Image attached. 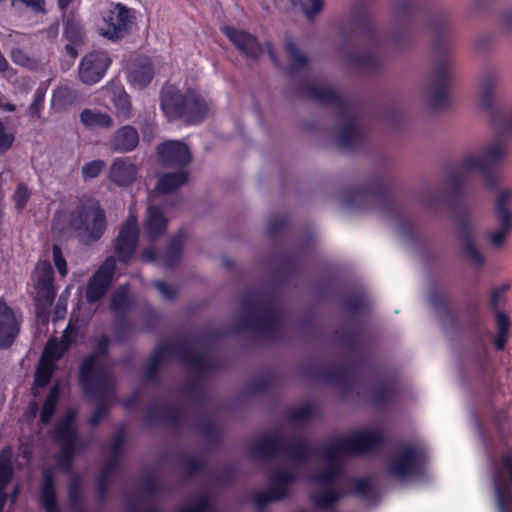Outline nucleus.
Segmentation results:
<instances>
[{
    "label": "nucleus",
    "mask_w": 512,
    "mask_h": 512,
    "mask_svg": "<svg viewBox=\"0 0 512 512\" xmlns=\"http://www.w3.org/2000/svg\"><path fill=\"white\" fill-rule=\"evenodd\" d=\"M457 225L463 253L473 262L475 266L481 267L484 264V256L476 247L473 227L471 225L469 215L466 211L458 213Z\"/></svg>",
    "instance_id": "a878e982"
},
{
    "label": "nucleus",
    "mask_w": 512,
    "mask_h": 512,
    "mask_svg": "<svg viewBox=\"0 0 512 512\" xmlns=\"http://www.w3.org/2000/svg\"><path fill=\"white\" fill-rule=\"evenodd\" d=\"M313 454L314 449L308 444L306 439L300 438L292 445H289L284 439L282 456H286L297 463L304 464Z\"/></svg>",
    "instance_id": "37998d69"
},
{
    "label": "nucleus",
    "mask_w": 512,
    "mask_h": 512,
    "mask_svg": "<svg viewBox=\"0 0 512 512\" xmlns=\"http://www.w3.org/2000/svg\"><path fill=\"white\" fill-rule=\"evenodd\" d=\"M512 198V190L505 189L499 193L494 205L500 229L490 235V243L493 247H501L508 234L512 230V212L508 204Z\"/></svg>",
    "instance_id": "5701e85b"
},
{
    "label": "nucleus",
    "mask_w": 512,
    "mask_h": 512,
    "mask_svg": "<svg viewBox=\"0 0 512 512\" xmlns=\"http://www.w3.org/2000/svg\"><path fill=\"white\" fill-rule=\"evenodd\" d=\"M160 107L169 121L181 119L188 125L200 123L208 111L204 99L195 90L182 93L174 86L161 91Z\"/></svg>",
    "instance_id": "0eeeda50"
},
{
    "label": "nucleus",
    "mask_w": 512,
    "mask_h": 512,
    "mask_svg": "<svg viewBox=\"0 0 512 512\" xmlns=\"http://www.w3.org/2000/svg\"><path fill=\"white\" fill-rule=\"evenodd\" d=\"M153 77L154 66L148 58L137 61L128 76L130 83L139 88L148 86Z\"/></svg>",
    "instance_id": "79ce46f5"
},
{
    "label": "nucleus",
    "mask_w": 512,
    "mask_h": 512,
    "mask_svg": "<svg viewBox=\"0 0 512 512\" xmlns=\"http://www.w3.org/2000/svg\"><path fill=\"white\" fill-rule=\"evenodd\" d=\"M13 477V467L9 452L3 450L0 453V492H5V488Z\"/></svg>",
    "instance_id": "603ef678"
},
{
    "label": "nucleus",
    "mask_w": 512,
    "mask_h": 512,
    "mask_svg": "<svg viewBox=\"0 0 512 512\" xmlns=\"http://www.w3.org/2000/svg\"><path fill=\"white\" fill-rule=\"evenodd\" d=\"M31 196V192L26 184L19 183L15 192L12 195V200L18 212L22 211L27 205Z\"/></svg>",
    "instance_id": "13d9d810"
},
{
    "label": "nucleus",
    "mask_w": 512,
    "mask_h": 512,
    "mask_svg": "<svg viewBox=\"0 0 512 512\" xmlns=\"http://www.w3.org/2000/svg\"><path fill=\"white\" fill-rule=\"evenodd\" d=\"M428 0H403L396 7L397 14L402 19L411 18L422 12Z\"/></svg>",
    "instance_id": "09e8293b"
},
{
    "label": "nucleus",
    "mask_w": 512,
    "mask_h": 512,
    "mask_svg": "<svg viewBox=\"0 0 512 512\" xmlns=\"http://www.w3.org/2000/svg\"><path fill=\"white\" fill-rule=\"evenodd\" d=\"M172 342L164 341L159 343L148 358L144 377L146 380H154L159 371L160 365L168 358L174 356Z\"/></svg>",
    "instance_id": "e433bc0d"
},
{
    "label": "nucleus",
    "mask_w": 512,
    "mask_h": 512,
    "mask_svg": "<svg viewBox=\"0 0 512 512\" xmlns=\"http://www.w3.org/2000/svg\"><path fill=\"white\" fill-rule=\"evenodd\" d=\"M159 163L165 167L185 168L192 160L187 144L177 140H168L156 147Z\"/></svg>",
    "instance_id": "4be33fe9"
},
{
    "label": "nucleus",
    "mask_w": 512,
    "mask_h": 512,
    "mask_svg": "<svg viewBox=\"0 0 512 512\" xmlns=\"http://www.w3.org/2000/svg\"><path fill=\"white\" fill-rule=\"evenodd\" d=\"M75 417L76 411L69 410L66 416L56 424L54 434H60L62 429H66L71 435L78 436V430L74 424Z\"/></svg>",
    "instance_id": "0e129e2a"
},
{
    "label": "nucleus",
    "mask_w": 512,
    "mask_h": 512,
    "mask_svg": "<svg viewBox=\"0 0 512 512\" xmlns=\"http://www.w3.org/2000/svg\"><path fill=\"white\" fill-rule=\"evenodd\" d=\"M54 438L60 444V451L55 457L57 465L68 469L72 466L75 457L78 436L71 435L66 429H62L60 434H54Z\"/></svg>",
    "instance_id": "473e14b6"
},
{
    "label": "nucleus",
    "mask_w": 512,
    "mask_h": 512,
    "mask_svg": "<svg viewBox=\"0 0 512 512\" xmlns=\"http://www.w3.org/2000/svg\"><path fill=\"white\" fill-rule=\"evenodd\" d=\"M139 133L131 125L118 128L109 141V147L118 153H128L136 149L139 144Z\"/></svg>",
    "instance_id": "2f4dec72"
},
{
    "label": "nucleus",
    "mask_w": 512,
    "mask_h": 512,
    "mask_svg": "<svg viewBox=\"0 0 512 512\" xmlns=\"http://www.w3.org/2000/svg\"><path fill=\"white\" fill-rule=\"evenodd\" d=\"M134 305V298L126 285L119 286L111 295L110 310L117 320L116 333L120 339H125L131 331L132 324L127 314Z\"/></svg>",
    "instance_id": "6ab92c4d"
},
{
    "label": "nucleus",
    "mask_w": 512,
    "mask_h": 512,
    "mask_svg": "<svg viewBox=\"0 0 512 512\" xmlns=\"http://www.w3.org/2000/svg\"><path fill=\"white\" fill-rule=\"evenodd\" d=\"M342 202L351 210H365L375 203L382 214L402 220V210L392 185L380 177H373L361 186L346 188Z\"/></svg>",
    "instance_id": "39448f33"
},
{
    "label": "nucleus",
    "mask_w": 512,
    "mask_h": 512,
    "mask_svg": "<svg viewBox=\"0 0 512 512\" xmlns=\"http://www.w3.org/2000/svg\"><path fill=\"white\" fill-rule=\"evenodd\" d=\"M19 329L13 310L4 301L0 300V349H7L12 346Z\"/></svg>",
    "instance_id": "cd10ccee"
},
{
    "label": "nucleus",
    "mask_w": 512,
    "mask_h": 512,
    "mask_svg": "<svg viewBox=\"0 0 512 512\" xmlns=\"http://www.w3.org/2000/svg\"><path fill=\"white\" fill-rule=\"evenodd\" d=\"M135 20L133 9L122 3H116L110 9L102 12L98 33L112 42L121 41L131 34Z\"/></svg>",
    "instance_id": "9b49d317"
},
{
    "label": "nucleus",
    "mask_w": 512,
    "mask_h": 512,
    "mask_svg": "<svg viewBox=\"0 0 512 512\" xmlns=\"http://www.w3.org/2000/svg\"><path fill=\"white\" fill-rule=\"evenodd\" d=\"M31 279L35 289L34 303L37 309L49 308L56 297L54 271L49 261L37 263Z\"/></svg>",
    "instance_id": "4468645a"
},
{
    "label": "nucleus",
    "mask_w": 512,
    "mask_h": 512,
    "mask_svg": "<svg viewBox=\"0 0 512 512\" xmlns=\"http://www.w3.org/2000/svg\"><path fill=\"white\" fill-rule=\"evenodd\" d=\"M353 369L349 364H342L335 368H319L316 377L326 383L338 384L345 390L351 389Z\"/></svg>",
    "instance_id": "72a5a7b5"
},
{
    "label": "nucleus",
    "mask_w": 512,
    "mask_h": 512,
    "mask_svg": "<svg viewBox=\"0 0 512 512\" xmlns=\"http://www.w3.org/2000/svg\"><path fill=\"white\" fill-rule=\"evenodd\" d=\"M63 36L67 40V44L65 45L67 55L72 59H76L78 56V48L85 42V33L81 22L76 19L74 15H69L65 19Z\"/></svg>",
    "instance_id": "c756f323"
},
{
    "label": "nucleus",
    "mask_w": 512,
    "mask_h": 512,
    "mask_svg": "<svg viewBox=\"0 0 512 512\" xmlns=\"http://www.w3.org/2000/svg\"><path fill=\"white\" fill-rule=\"evenodd\" d=\"M352 483V489L344 491L345 496L353 495L368 500L378 499V491L369 478L355 477L352 479Z\"/></svg>",
    "instance_id": "c03bdc74"
},
{
    "label": "nucleus",
    "mask_w": 512,
    "mask_h": 512,
    "mask_svg": "<svg viewBox=\"0 0 512 512\" xmlns=\"http://www.w3.org/2000/svg\"><path fill=\"white\" fill-rule=\"evenodd\" d=\"M221 32L247 58L258 59L263 54V47L255 35L229 25L221 27Z\"/></svg>",
    "instance_id": "b1692460"
},
{
    "label": "nucleus",
    "mask_w": 512,
    "mask_h": 512,
    "mask_svg": "<svg viewBox=\"0 0 512 512\" xmlns=\"http://www.w3.org/2000/svg\"><path fill=\"white\" fill-rule=\"evenodd\" d=\"M211 507L210 496L205 493L197 497L189 507L181 509L180 512H208Z\"/></svg>",
    "instance_id": "69168bd1"
},
{
    "label": "nucleus",
    "mask_w": 512,
    "mask_h": 512,
    "mask_svg": "<svg viewBox=\"0 0 512 512\" xmlns=\"http://www.w3.org/2000/svg\"><path fill=\"white\" fill-rule=\"evenodd\" d=\"M505 157V151L501 144H495L484 150L483 156L468 155L462 160V169H453L448 173L447 179L451 186L450 207L456 210L462 204L463 184L465 174L478 171L484 178L485 185L489 190L497 187L498 179L493 166L501 162Z\"/></svg>",
    "instance_id": "423d86ee"
},
{
    "label": "nucleus",
    "mask_w": 512,
    "mask_h": 512,
    "mask_svg": "<svg viewBox=\"0 0 512 512\" xmlns=\"http://www.w3.org/2000/svg\"><path fill=\"white\" fill-rule=\"evenodd\" d=\"M348 456L372 451L385 442V435L378 430H364L347 437L334 439Z\"/></svg>",
    "instance_id": "aec40b11"
},
{
    "label": "nucleus",
    "mask_w": 512,
    "mask_h": 512,
    "mask_svg": "<svg viewBox=\"0 0 512 512\" xmlns=\"http://www.w3.org/2000/svg\"><path fill=\"white\" fill-rule=\"evenodd\" d=\"M182 467L185 469L187 476H195L206 469L207 462L204 458L185 455L182 458Z\"/></svg>",
    "instance_id": "5fc2aeb1"
},
{
    "label": "nucleus",
    "mask_w": 512,
    "mask_h": 512,
    "mask_svg": "<svg viewBox=\"0 0 512 512\" xmlns=\"http://www.w3.org/2000/svg\"><path fill=\"white\" fill-rule=\"evenodd\" d=\"M138 168L128 158H116L109 170V179L120 187L131 185L137 178Z\"/></svg>",
    "instance_id": "7c9ffc66"
},
{
    "label": "nucleus",
    "mask_w": 512,
    "mask_h": 512,
    "mask_svg": "<svg viewBox=\"0 0 512 512\" xmlns=\"http://www.w3.org/2000/svg\"><path fill=\"white\" fill-rule=\"evenodd\" d=\"M354 21L357 28L360 29L365 35L369 37L374 36V25L370 14L366 10L360 11L358 14H356Z\"/></svg>",
    "instance_id": "052dcab7"
},
{
    "label": "nucleus",
    "mask_w": 512,
    "mask_h": 512,
    "mask_svg": "<svg viewBox=\"0 0 512 512\" xmlns=\"http://www.w3.org/2000/svg\"><path fill=\"white\" fill-rule=\"evenodd\" d=\"M40 504L44 508L45 512H58L54 472L51 468H45L42 470Z\"/></svg>",
    "instance_id": "f704fd0d"
},
{
    "label": "nucleus",
    "mask_w": 512,
    "mask_h": 512,
    "mask_svg": "<svg viewBox=\"0 0 512 512\" xmlns=\"http://www.w3.org/2000/svg\"><path fill=\"white\" fill-rule=\"evenodd\" d=\"M271 384L272 378L270 376L259 377L247 384V390L251 394L262 395L269 390Z\"/></svg>",
    "instance_id": "e2e57ef3"
},
{
    "label": "nucleus",
    "mask_w": 512,
    "mask_h": 512,
    "mask_svg": "<svg viewBox=\"0 0 512 512\" xmlns=\"http://www.w3.org/2000/svg\"><path fill=\"white\" fill-rule=\"evenodd\" d=\"M320 456L326 462V466L320 472L312 475L310 481L320 486L321 490L311 495L310 500L318 511L329 512L345 497L344 491L336 488L335 483L344 475L343 458L348 455L333 440L321 449Z\"/></svg>",
    "instance_id": "7ed1b4c3"
},
{
    "label": "nucleus",
    "mask_w": 512,
    "mask_h": 512,
    "mask_svg": "<svg viewBox=\"0 0 512 512\" xmlns=\"http://www.w3.org/2000/svg\"><path fill=\"white\" fill-rule=\"evenodd\" d=\"M371 401L375 406H386L394 402L398 395L397 385L392 380L379 381L371 389Z\"/></svg>",
    "instance_id": "ea45409f"
},
{
    "label": "nucleus",
    "mask_w": 512,
    "mask_h": 512,
    "mask_svg": "<svg viewBox=\"0 0 512 512\" xmlns=\"http://www.w3.org/2000/svg\"><path fill=\"white\" fill-rule=\"evenodd\" d=\"M177 171L162 174L156 184V190L161 194H168L183 186L189 178V174L183 168Z\"/></svg>",
    "instance_id": "a19ab883"
},
{
    "label": "nucleus",
    "mask_w": 512,
    "mask_h": 512,
    "mask_svg": "<svg viewBox=\"0 0 512 512\" xmlns=\"http://www.w3.org/2000/svg\"><path fill=\"white\" fill-rule=\"evenodd\" d=\"M343 304L345 309L351 314L359 313L366 308L365 299L360 294L348 296L345 298Z\"/></svg>",
    "instance_id": "338daca9"
},
{
    "label": "nucleus",
    "mask_w": 512,
    "mask_h": 512,
    "mask_svg": "<svg viewBox=\"0 0 512 512\" xmlns=\"http://www.w3.org/2000/svg\"><path fill=\"white\" fill-rule=\"evenodd\" d=\"M110 339L106 334H101L95 339L94 350L85 356L79 366V383H85L87 389L91 382L104 386L105 382H115L114 377L104 363L109 356Z\"/></svg>",
    "instance_id": "9d476101"
},
{
    "label": "nucleus",
    "mask_w": 512,
    "mask_h": 512,
    "mask_svg": "<svg viewBox=\"0 0 512 512\" xmlns=\"http://www.w3.org/2000/svg\"><path fill=\"white\" fill-rule=\"evenodd\" d=\"M431 29L434 33L433 49L440 56L429 77V107L432 110L445 108L449 104L448 91L451 82L448 41L449 21L441 12L434 18Z\"/></svg>",
    "instance_id": "20e7f679"
},
{
    "label": "nucleus",
    "mask_w": 512,
    "mask_h": 512,
    "mask_svg": "<svg viewBox=\"0 0 512 512\" xmlns=\"http://www.w3.org/2000/svg\"><path fill=\"white\" fill-rule=\"evenodd\" d=\"M125 444V428L119 427L110 442V458L100 469L97 477V494L100 501L107 498L110 479L118 467L123 447Z\"/></svg>",
    "instance_id": "dca6fc26"
},
{
    "label": "nucleus",
    "mask_w": 512,
    "mask_h": 512,
    "mask_svg": "<svg viewBox=\"0 0 512 512\" xmlns=\"http://www.w3.org/2000/svg\"><path fill=\"white\" fill-rule=\"evenodd\" d=\"M115 269V259L108 257L91 276L85 291L86 301L89 304H94L105 296L113 281Z\"/></svg>",
    "instance_id": "412c9836"
},
{
    "label": "nucleus",
    "mask_w": 512,
    "mask_h": 512,
    "mask_svg": "<svg viewBox=\"0 0 512 512\" xmlns=\"http://www.w3.org/2000/svg\"><path fill=\"white\" fill-rule=\"evenodd\" d=\"M425 466L424 452L414 446L405 445L387 463V472L397 479L419 476Z\"/></svg>",
    "instance_id": "ddd939ff"
},
{
    "label": "nucleus",
    "mask_w": 512,
    "mask_h": 512,
    "mask_svg": "<svg viewBox=\"0 0 512 512\" xmlns=\"http://www.w3.org/2000/svg\"><path fill=\"white\" fill-rule=\"evenodd\" d=\"M496 86V76L489 72L480 82V107L490 114L494 125L500 120V113L493 105V95Z\"/></svg>",
    "instance_id": "c9c22d12"
},
{
    "label": "nucleus",
    "mask_w": 512,
    "mask_h": 512,
    "mask_svg": "<svg viewBox=\"0 0 512 512\" xmlns=\"http://www.w3.org/2000/svg\"><path fill=\"white\" fill-rule=\"evenodd\" d=\"M83 393L89 400H96L95 409L88 420V424L92 428H96L101 423L104 416L108 415L111 401L116 398V382H105L104 386H99L96 382L90 383L87 389L85 383H79Z\"/></svg>",
    "instance_id": "2eb2a0df"
},
{
    "label": "nucleus",
    "mask_w": 512,
    "mask_h": 512,
    "mask_svg": "<svg viewBox=\"0 0 512 512\" xmlns=\"http://www.w3.org/2000/svg\"><path fill=\"white\" fill-rule=\"evenodd\" d=\"M160 107L169 121L181 119L188 125L200 123L208 111L204 99L195 90L182 93L174 86L161 91Z\"/></svg>",
    "instance_id": "6e6552de"
},
{
    "label": "nucleus",
    "mask_w": 512,
    "mask_h": 512,
    "mask_svg": "<svg viewBox=\"0 0 512 512\" xmlns=\"http://www.w3.org/2000/svg\"><path fill=\"white\" fill-rule=\"evenodd\" d=\"M492 477L498 512H511L512 451L501 454L494 461Z\"/></svg>",
    "instance_id": "f8f14e48"
},
{
    "label": "nucleus",
    "mask_w": 512,
    "mask_h": 512,
    "mask_svg": "<svg viewBox=\"0 0 512 512\" xmlns=\"http://www.w3.org/2000/svg\"><path fill=\"white\" fill-rule=\"evenodd\" d=\"M241 316L233 327L235 333L253 331L268 339H279L282 313L274 301H263L255 291L247 292L241 302Z\"/></svg>",
    "instance_id": "f03ea898"
},
{
    "label": "nucleus",
    "mask_w": 512,
    "mask_h": 512,
    "mask_svg": "<svg viewBox=\"0 0 512 512\" xmlns=\"http://www.w3.org/2000/svg\"><path fill=\"white\" fill-rule=\"evenodd\" d=\"M106 163L104 160L97 159L90 162L85 163L82 166L81 173L82 178L87 181L90 179H94L99 176L102 170L105 168Z\"/></svg>",
    "instance_id": "4d7b16f0"
},
{
    "label": "nucleus",
    "mask_w": 512,
    "mask_h": 512,
    "mask_svg": "<svg viewBox=\"0 0 512 512\" xmlns=\"http://www.w3.org/2000/svg\"><path fill=\"white\" fill-rule=\"evenodd\" d=\"M71 222L79 238L85 244H91L101 239L107 228L105 210L94 198L81 201L72 214Z\"/></svg>",
    "instance_id": "1a4fd4ad"
},
{
    "label": "nucleus",
    "mask_w": 512,
    "mask_h": 512,
    "mask_svg": "<svg viewBox=\"0 0 512 512\" xmlns=\"http://www.w3.org/2000/svg\"><path fill=\"white\" fill-rule=\"evenodd\" d=\"M339 338L342 341L345 348L350 351L355 350L360 345L361 342L360 332L350 329L348 327L343 328V330L339 334Z\"/></svg>",
    "instance_id": "6e6d98bb"
},
{
    "label": "nucleus",
    "mask_w": 512,
    "mask_h": 512,
    "mask_svg": "<svg viewBox=\"0 0 512 512\" xmlns=\"http://www.w3.org/2000/svg\"><path fill=\"white\" fill-rule=\"evenodd\" d=\"M80 121L84 126L89 128H110L114 124V121L110 115L101 112H94L91 109H84L81 112Z\"/></svg>",
    "instance_id": "49530a36"
},
{
    "label": "nucleus",
    "mask_w": 512,
    "mask_h": 512,
    "mask_svg": "<svg viewBox=\"0 0 512 512\" xmlns=\"http://www.w3.org/2000/svg\"><path fill=\"white\" fill-rule=\"evenodd\" d=\"M429 302L438 313H448L449 307L445 294L439 289H433L429 293Z\"/></svg>",
    "instance_id": "680f3d73"
},
{
    "label": "nucleus",
    "mask_w": 512,
    "mask_h": 512,
    "mask_svg": "<svg viewBox=\"0 0 512 512\" xmlns=\"http://www.w3.org/2000/svg\"><path fill=\"white\" fill-rule=\"evenodd\" d=\"M59 397L60 386L58 383H55L50 387L40 412V422L43 425H48L51 422L57 408Z\"/></svg>",
    "instance_id": "a18cd8bd"
},
{
    "label": "nucleus",
    "mask_w": 512,
    "mask_h": 512,
    "mask_svg": "<svg viewBox=\"0 0 512 512\" xmlns=\"http://www.w3.org/2000/svg\"><path fill=\"white\" fill-rule=\"evenodd\" d=\"M168 226V219L157 206H149L144 221V229L148 238L153 241L162 236Z\"/></svg>",
    "instance_id": "4c0bfd02"
},
{
    "label": "nucleus",
    "mask_w": 512,
    "mask_h": 512,
    "mask_svg": "<svg viewBox=\"0 0 512 512\" xmlns=\"http://www.w3.org/2000/svg\"><path fill=\"white\" fill-rule=\"evenodd\" d=\"M45 91L38 88L33 96V101L29 105L28 112L32 118H39L44 107Z\"/></svg>",
    "instance_id": "774afa93"
},
{
    "label": "nucleus",
    "mask_w": 512,
    "mask_h": 512,
    "mask_svg": "<svg viewBox=\"0 0 512 512\" xmlns=\"http://www.w3.org/2000/svg\"><path fill=\"white\" fill-rule=\"evenodd\" d=\"M172 348L174 356H177L186 367L194 372L200 373L214 369L205 355L189 348L185 339L172 342Z\"/></svg>",
    "instance_id": "bb28decb"
},
{
    "label": "nucleus",
    "mask_w": 512,
    "mask_h": 512,
    "mask_svg": "<svg viewBox=\"0 0 512 512\" xmlns=\"http://www.w3.org/2000/svg\"><path fill=\"white\" fill-rule=\"evenodd\" d=\"M298 91L306 99L335 107L341 120L337 134V144L340 148L354 151L364 145L365 134L357 127L356 115L350 104L336 90L328 85L315 86L308 81H303L300 83Z\"/></svg>",
    "instance_id": "f257e3e1"
},
{
    "label": "nucleus",
    "mask_w": 512,
    "mask_h": 512,
    "mask_svg": "<svg viewBox=\"0 0 512 512\" xmlns=\"http://www.w3.org/2000/svg\"><path fill=\"white\" fill-rule=\"evenodd\" d=\"M314 409L311 404H305L299 408H289L285 415L290 421H306L313 415Z\"/></svg>",
    "instance_id": "bf43d9fd"
},
{
    "label": "nucleus",
    "mask_w": 512,
    "mask_h": 512,
    "mask_svg": "<svg viewBox=\"0 0 512 512\" xmlns=\"http://www.w3.org/2000/svg\"><path fill=\"white\" fill-rule=\"evenodd\" d=\"M82 325L79 318L71 317L61 337L63 350H68L78 340Z\"/></svg>",
    "instance_id": "de8ad7c7"
},
{
    "label": "nucleus",
    "mask_w": 512,
    "mask_h": 512,
    "mask_svg": "<svg viewBox=\"0 0 512 512\" xmlns=\"http://www.w3.org/2000/svg\"><path fill=\"white\" fill-rule=\"evenodd\" d=\"M284 439L279 431L264 433L249 446V453L252 458L259 460L282 456Z\"/></svg>",
    "instance_id": "393cba45"
},
{
    "label": "nucleus",
    "mask_w": 512,
    "mask_h": 512,
    "mask_svg": "<svg viewBox=\"0 0 512 512\" xmlns=\"http://www.w3.org/2000/svg\"><path fill=\"white\" fill-rule=\"evenodd\" d=\"M284 49L292 70H298L308 65V58L300 53L297 45L292 40L285 42Z\"/></svg>",
    "instance_id": "3c124183"
},
{
    "label": "nucleus",
    "mask_w": 512,
    "mask_h": 512,
    "mask_svg": "<svg viewBox=\"0 0 512 512\" xmlns=\"http://www.w3.org/2000/svg\"><path fill=\"white\" fill-rule=\"evenodd\" d=\"M143 420L146 425L165 422L172 426H179L183 421V413L177 406L167 405L158 407L157 405H152L146 410Z\"/></svg>",
    "instance_id": "c85d7f7f"
},
{
    "label": "nucleus",
    "mask_w": 512,
    "mask_h": 512,
    "mask_svg": "<svg viewBox=\"0 0 512 512\" xmlns=\"http://www.w3.org/2000/svg\"><path fill=\"white\" fill-rule=\"evenodd\" d=\"M112 63L106 51L93 50L81 59L78 75L81 82L93 85L99 82L106 74Z\"/></svg>",
    "instance_id": "a211bd4d"
},
{
    "label": "nucleus",
    "mask_w": 512,
    "mask_h": 512,
    "mask_svg": "<svg viewBox=\"0 0 512 512\" xmlns=\"http://www.w3.org/2000/svg\"><path fill=\"white\" fill-rule=\"evenodd\" d=\"M139 243V226L135 215L130 214L114 240V253L120 263L127 264L134 256Z\"/></svg>",
    "instance_id": "f3484780"
},
{
    "label": "nucleus",
    "mask_w": 512,
    "mask_h": 512,
    "mask_svg": "<svg viewBox=\"0 0 512 512\" xmlns=\"http://www.w3.org/2000/svg\"><path fill=\"white\" fill-rule=\"evenodd\" d=\"M185 235L182 231L172 236L161 254V261L168 269L177 267L182 257Z\"/></svg>",
    "instance_id": "58836bf2"
},
{
    "label": "nucleus",
    "mask_w": 512,
    "mask_h": 512,
    "mask_svg": "<svg viewBox=\"0 0 512 512\" xmlns=\"http://www.w3.org/2000/svg\"><path fill=\"white\" fill-rule=\"evenodd\" d=\"M349 63L353 66L365 68L369 70H377L379 68V61L375 54L365 52L360 55L351 54L348 57Z\"/></svg>",
    "instance_id": "864d4df0"
},
{
    "label": "nucleus",
    "mask_w": 512,
    "mask_h": 512,
    "mask_svg": "<svg viewBox=\"0 0 512 512\" xmlns=\"http://www.w3.org/2000/svg\"><path fill=\"white\" fill-rule=\"evenodd\" d=\"M54 368L55 365L53 361H48L42 358L35 372L34 384L40 388L47 386L51 381Z\"/></svg>",
    "instance_id": "8fccbe9b"
}]
</instances>
